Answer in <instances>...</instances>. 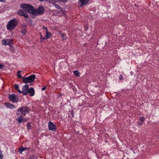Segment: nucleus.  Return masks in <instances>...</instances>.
<instances>
[{
  "mask_svg": "<svg viewBox=\"0 0 159 159\" xmlns=\"http://www.w3.org/2000/svg\"><path fill=\"white\" fill-rule=\"evenodd\" d=\"M29 112V108L27 106H21L18 108L17 110L16 114L20 115L16 119L19 124H21L23 116H25L26 113Z\"/></svg>",
  "mask_w": 159,
  "mask_h": 159,
  "instance_id": "1",
  "label": "nucleus"
},
{
  "mask_svg": "<svg viewBox=\"0 0 159 159\" xmlns=\"http://www.w3.org/2000/svg\"><path fill=\"white\" fill-rule=\"evenodd\" d=\"M20 7L25 11H27L30 13V16L32 17L34 9L33 6L29 4L23 3L21 4Z\"/></svg>",
  "mask_w": 159,
  "mask_h": 159,
  "instance_id": "2",
  "label": "nucleus"
},
{
  "mask_svg": "<svg viewBox=\"0 0 159 159\" xmlns=\"http://www.w3.org/2000/svg\"><path fill=\"white\" fill-rule=\"evenodd\" d=\"M18 24L17 20H9L6 25L7 29L9 31H12L15 29Z\"/></svg>",
  "mask_w": 159,
  "mask_h": 159,
  "instance_id": "3",
  "label": "nucleus"
},
{
  "mask_svg": "<svg viewBox=\"0 0 159 159\" xmlns=\"http://www.w3.org/2000/svg\"><path fill=\"white\" fill-rule=\"evenodd\" d=\"M44 8L42 6H40L37 9H34V12L32 16V18H34L36 16L42 15L44 13Z\"/></svg>",
  "mask_w": 159,
  "mask_h": 159,
  "instance_id": "4",
  "label": "nucleus"
},
{
  "mask_svg": "<svg viewBox=\"0 0 159 159\" xmlns=\"http://www.w3.org/2000/svg\"><path fill=\"white\" fill-rule=\"evenodd\" d=\"M35 77L34 75H32L27 77H24L23 78V82L25 84L32 83L34 81Z\"/></svg>",
  "mask_w": 159,
  "mask_h": 159,
  "instance_id": "5",
  "label": "nucleus"
},
{
  "mask_svg": "<svg viewBox=\"0 0 159 159\" xmlns=\"http://www.w3.org/2000/svg\"><path fill=\"white\" fill-rule=\"evenodd\" d=\"M22 94L24 95H27L29 93L30 96H33L34 95L35 91L33 88L31 87L28 89L26 91H23Z\"/></svg>",
  "mask_w": 159,
  "mask_h": 159,
  "instance_id": "6",
  "label": "nucleus"
},
{
  "mask_svg": "<svg viewBox=\"0 0 159 159\" xmlns=\"http://www.w3.org/2000/svg\"><path fill=\"white\" fill-rule=\"evenodd\" d=\"M8 98L10 101L13 102H17L19 100L18 97L14 94L9 95Z\"/></svg>",
  "mask_w": 159,
  "mask_h": 159,
  "instance_id": "7",
  "label": "nucleus"
},
{
  "mask_svg": "<svg viewBox=\"0 0 159 159\" xmlns=\"http://www.w3.org/2000/svg\"><path fill=\"white\" fill-rule=\"evenodd\" d=\"M27 27V25L26 23H23L21 25L20 30V32L21 33L22 35H25L26 32V28Z\"/></svg>",
  "mask_w": 159,
  "mask_h": 159,
  "instance_id": "8",
  "label": "nucleus"
},
{
  "mask_svg": "<svg viewBox=\"0 0 159 159\" xmlns=\"http://www.w3.org/2000/svg\"><path fill=\"white\" fill-rule=\"evenodd\" d=\"M48 128L49 130L52 131H56L57 130L56 126L51 121H49L48 122Z\"/></svg>",
  "mask_w": 159,
  "mask_h": 159,
  "instance_id": "9",
  "label": "nucleus"
},
{
  "mask_svg": "<svg viewBox=\"0 0 159 159\" xmlns=\"http://www.w3.org/2000/svg\"><path fill=\"white\" fill-rule=\"evenodd\" d=\"M17 14L18 15L21 16H22L25 17H28V15L23 10L20 9L17 12Z\"/></svg>",
  "mask_w": 159,
  "mask_h": 159,
  "instance_id": "10",
  "label": "nucleus"
},
{
  "mask_svg": "<svg viewBox=\"0 0 159 159\" xmlns=\"http://www.w3.org/2000/svg\"><path fill=\"white\" fill-rule=\"evenodd\" d=\"M4 105L6 106L7 108L10 109H11L12 108H16V107L13 104L7 102H5L4 103Z\"/></svg>",
  "mask_w": 159,
  "mask_h": 159,
  "instance_id": "11",
  "label": "nucleus"
},
{
  "mask_svg": "<svg viewBox=\"0 0 159 159\" xmlns=\"http://www.w3.org/2000/svg\"><path fill=\"white\" fill-rule=\"evenodd\" d=\"M90 0H80L79 2V3H80V7H82L83 6L86 5L89 2Z\"/></svg>",
  "mask_w": 159,
  "mask_h": 159,
  "instance_id": "12",
  "label": "nucleus"
},
{
  "mask_svg": "<svg viewBox=\"0 0 159 159\" xmlns=\"http://www.w3.org/2000/svg\"><path fill=\"white\" fill-rule=\"evenodd\" d=\"M90 0H80L79 2V3H80V7H82L83 6L86 5L89 2Z\"/></svg>",
  "mask_w": 159,
  "mask_h": 159,
  "instance_id": "13",
  "label": "nucleus"
},
{
  "mask_svg": "<svg viewBox=\"0 0 159 159\" xmlns=\"http://www.w3.org/2000/svg\"><path fill=\"white\" fill-rule=\"evenodd\" d=\"M8 39H4L2 40L1 43L2 45H7L10 44V42H9Z\"/></svg>",
  "mask_w": 159,
  "mask_h": 159,
  "instance_id": "14",
  "label": "nucleus"
},
{
  "mask_svg": "<svg viewBox=\"0 0 159 159\" xmlns=\"http://www.w3.org/2000/svg\"><path fill=\"white\" fill-rule=\"evenodd\" d=\"M46 35L45 36L46 39H48L51 36L52 34L51 32H48V31H46Z\"/></svg>",
  "mask_w": 159,
  "mask_h": 159,
  "instance_id": "15",
  "label": "nucleus"
},
{
  "mask_svg": "<svg viewBox=\"0 0 159 159\" xmlns=\"http://www.w3.org/2000/svg\"><path fill=\"white\" fill-rule=\"evenodd\" d=\"M81 127H76L74 129V131L75 133L77 134H80V131L79 130V129H81Z\"/></svg>",
  "mask_w": 159,
  "mask_h": 159,
  "instance_id": "16",
  "label": "nucleus"
},
{
  "mask_svg": "<svg viewBox=\"0 0 159 159\" xmlns=\"http://www.w3.org/2000/svg\"><path fill=\"white\" fill-rule=\"evenodd\" d=\"M29 89V85L28 84H26L23 87L22 91H26Z\"/></svg>",
  "mask_w": 159,
  "mask_h": 159,
  "instance_id": "17",
  "label": "nucleus"
},
{
  "mask_svg": "<svg viewBox=\"0 0 159 159\" xmlns=\"http://www.w3.org/2000/svg\"><path fill=\"white\" fill-rule=\"evenodd\" d=\"M27 148H26L24 147L23 146H22L21 147L19 148L18 149V151L20 153H22V152L24 151Z\"/></svg>",
  "mask_w": 159,
  "mask_h": 159,
  "instance_id": "18",
  "label": "nucleus"
},
{
  "mask_svg": "<svg viewBox=\"0 0 159 159\" xmlns=\"http://www.w3.org/2000/svg\"><path fill=\"white\" fill-rule=\"evenodd\" d=\"M14 87L15 89L18 90V92L20 93H22L23 91H21L19 89V86L17 84H15L14 85Z\"/></svg>",
  "mask_w": 159,
  "mask_h": 159,
  "instance_id": "19",
  "label": "nucleus"
},
{
  "mask_svg": "<svg viewBox=\"0 0 159 159\" xmlns=\"http://www.w3.org/2000/svg\"><path fill=\"white\" fill-rule=\"evenodd\" d=\"M73 73L74 75L76 76V77H79L80 76V72L77 70H74L73 71Z\"/></svg>",
  "mask_w": 159,
  "mask_h": 159,
  "instance_id": "20",
  "label": "nucleus"
},
{
  "mask_svg": "<svg viewBox=\"0 0 159 159\" xmlns=\"http://www.w3.org/2000/svg\"><path fill=\"white\" fill-rule=\"evenodd\" d=\"M17 77L20 79L22 78L23 77L21 76V71L20 70H18L17 72Z\"/></svg>",
  "mask_w": 159,
  "mask_h": 159,
  "instance_id": "21",
  "label": "nucleus"
},
{
  "mask_svg": "<svg viewBox=\"0 0 159 159\" xmlns=\"http://www.w3.org/2000/svg\"><path fill=\"white\" fill-rule=\"evenodd\" d=\"M68 0H53V1L55 2H66Z\"/></svg>",
  "mask_w": 159,
  "mask_h": 159,
  "instance_id": "22",
  "label": "nucleus"
},
{
  "mask_svg": "<svg viewBox=\"0 0 159 159\" xmlns=\"http://www.w3.org/2000/svg\"><path fill=\"white\" fill-rule=\"evenodd\" d=\"M31 122H28L27 124V127L28 130L29 131L31 129Z\"/></svg>",
  "mask_w": 159,
  "mask_h": 159,
  "instance_id": "23",
  "label": "nucleus"
},
{
  "mask_svg": "<svg viewBox=\"0 0 159 159\" xmlns=\"http://www.w3.org/2000/svg\"><path fill=\"white\" fill-rule=\"evenodd\" d=\"M61 36L63 39L64 40L66 39V34L65 33H63L62 34Z\"/></svg>",
  "mask_w": 159,
  "mask_h": 159,
  "instance_id": "24",
  "label": "nucleus"
},
{
  "mask_svg": "<svg viewBox=\"0 0 159 159\" xmlns=\"http://www.w3.org/2000/svg\"><path fill=\"white\" fill-rule=\"evenodd\" d=\"M139 120L140 121L143 122L145 120V118L144 117L141 116L139 118Z\"/></svg>",
  "mask_w": 159,
  "mask_h": 159,
  "instance_id": "25",
  "label": "nucleus"
},
{
  "mask_svg": "<svg viewBox=\"0 0 159 159\" xmlns=\"http://www.w3.org/2000/svg\"><path fill=\"white\" fill-rule=\"evenodd\" d=\"M30 159H37V158L34 155H32L30 156Z\"/></svg>",
  "mask_w": 159,
  "mask_h": 159,
  "instance_id": "26",
  "label": "nucleus"
},
{
  "mask_svg": "<svg viewBox=\"0 0 159 159\" xmlns=\"http://www.w3.org/2000/svg\"><path fill=\"white\" fill-rule=\"evenodd\" d=\"M124 79V77L122 74L120 75L119 77V80L120 81H121Z\"/></svg>",
  "mask_w": 159,
  "mask_h": 159,
  "instance_id": "27",
  "label": "nucleus"
},
{
  "mask_svg": "<svg viewBox=\"0 0 159 159\" xmlns=\"http://www.w3.org/2000/svg\"><path fill=\"white\" fill-rule=\"evenodd\" d=\"M28 22L30 24V25H35V23H32V20H28Z\"/></svg>",
  "mask_w": 159,
  "mask_h": 159,
  "instance_id": "28",
  "label": "nucleus"
},
{
  "mask_svg": "<svg viewBox=\"0 0 159 159\" xmlns=\"http://www.w3.org/2000/svg\"><path fill=\"white\" fill-rule=\"evenodd\" d=\"M137 124L139 126H141L143 124V122L141 121H138L137 122Z\"/></svg>",
  "mask_w": 159,
  "mask_h": 159,
  "instance_id": "29",
  "label": "nucleus"
},
{
  "mask_svg": "<svg viewBox=\"0 0 159 159\" xmlns=\"http://www.w3.org/2000/svg\"><path fill=\"white\" fill-rule=\"evenodd\" d=\"M3 155L2 153V151L0 150V159H2Z\"/></svg>",
  "mask_w": 159,
  "mask_h": 159,
  "instance_id": "30",
  "label": "nucleus"
},
{
  "mask_svg": "<svg viewBox=\"0 0 159 159\" xmlns=\"http://www.w3.org/2000/svg\"><path fill=\"white\" fill-rule=\"evenodd\" d=\"M54 5H55V7L57 9H60L61 7L59 5H57V4H55Z\"/></svg>",
  "mask_w": 159,
  "mask_h": 159,
  "instance_id": "31",
  "label": "nucleus"
},
{
  "mask_svg": "<svg viewBox=\"0 0 159 159\" xmlns=\"http://www.w3.org/2000/svg\"><path fill=\"white\" fill-rule=\"evenodd\" d=\"M10 50L13 52H14L15 51V48L14 47H12L10 48Z\"/></svg>",
  "mask_w": 159,
  "mask_h": 159,
  "instance_id": "32",
  "label": "nucleus"
},
{
  "mask_svg": "<svg viewBox=\"0 0 159 159\" xmlns=\"http://www.w3.org/2000/svg\"><path fill=\"white\" fill-rule=\"evenodd\" d=\"M46 39V37H42V36L41 35V38H40V39H41V42H42V41L43 40H45Z\"/></svg>",
  "mask_w": 159,
  "mask_h": 159,
  "instance_id": "33",
  "label": "nucleus"
},
{
  "mask_svg": "<svg viewBox=\"0 0 159 159\" xmlns=\"http://www.w3.org/2000/svg\"><path fill=\"white\" fill-rule=\"evenodd\" d=\"M5 66L1 64H0V69H3Z\"/></svg>",
  "mask_w": 159,
  "mask_h": 159,
  "instance_id": "34",
  "label": "nucleus"
},
{
  "mask_svg": "<svg viewBox=\"0 0 159 159\" xmlns=\"http://www.w3.org/2000/svg\"><path fill=\"white\" fill-rule=\"evenodd\" d=\"M27 121V120L25 118H22V122H25Z\"/></svg>",
  "mask_w": 159,
  "mask_h": 159,
  "instance_id": "35",
  "label": "nucleus"
},
{
  "mask_svg": "<svg viewBox=\"0 0 159 159\" xmlns=\"http://www.w3.org/2000/svg\"><path fill=\"white\" fill-rule=\"evenodd\" d=\"M47 88V86H45V87L42 88L41 89L42 91L44 90Z\"/></svg>",
  "mask_w": 159,
  "mask_h": 159,
  "instance_id": "36",
  "label": "nucleus"
},
{
  "mask_svg": "<svg viewBox=\"0 0 159 159\" xmlns=\"http://www.w3.org/2000/svg\"><path fill=\"white\" fill-rule=\"evenodd\" d=\"M7 45H9L10 48L13 47V45L11 43H10V44H8Z\"/></svg>",
  "mask_w": 159,
  "mask_h": 159,
  "instance_id": "37",
  "label": "nucleus"
},
{
  "mask_svg": "<svg viewBox=\"0 0 159 159\" xmlns=\"http://www.w3.org/2000/svg\"><path fill=\"white\" fill-rule=\"evenodd\" d=\"M43 29L45 30H46V31H48V28L47 27H45L44 26H43Z\"/></svg>",
  "mask_w": 159,
  "mask_h": 159,
  "instance_id": "38",
  "label": "nucleus"
},
{
  "mask_svg": "<svg viewBox=\"0 0 159 159\" xmlns=\"http://www.w3.org/2000/svg\"><path fill=\"white\" fill-rule=\"evenodd\" d=\"M62 94L61 93H60L58 96V97L60 98L62 96Z\"/></svg>",
  "mask_w": 159,
  "mask_h": 159,
  "instance_id": "39",
  "label": "nucleus"
},
{
  "mask_svg": "<svg viewBox=\"0 0 159 159\" xmlns=\"http://www.w3.org/2000/svg\"><path fill=\"white\" fill-rule=\"evenodd\" d=\"M73 110H72L71 112V116L73 117H74V113H73Z\"/></svg>",
  "mask_w": 159,
  "mask_h": 159,
  "instance_id": "40",
  "label": "nucleus"
},
{
  "mask_svg": "<svg viewBox=\"0 0 159 159\" xmlns=\"http://www.w3.org/2000/svg\"><path fill=\"white\" fill-rule=\"evenodd\" d=\"M6 0H0V2H6Z\"/></svg>",
  "mask_w": 159,
  "mask_h": 159,
  "instance_id": "41",
  "label": "nucleus"
},
{
  "mask_svg": "<svg viewBox=\"0 0 159 159\" xmlns=\"http://www.w3.org/2000/svg\"><path fill=\"white\" fill-rule=\"evenodd\" d=\"M59 34L61 35L63 33H62V31L61 30H59Z\"/></svg>",
  "mask_w": 159,
  "mask_h": 159,
  "instance_id": "42",
  "label": "nucleus"
},
{
  "mask_svg": "<svg viewBox=\"0 0 159 159\" xmlns=\"http://www.w3.org/2000/svg\"><path fill=\"white\" fill-rule=\"evenodd\" d=\"M9 42H10V43H11V42H12L13 41V39H9Z\"/></svg>",
  "mask_w": 159,
  "mask_h": 159,
  "instance_id": "43",
  "label": "nucleus"
},
{
  "mask_svg": "<svg viewBox=\"0 0 159 159\" xmlns=\"http://www.w3.org/2000/svg\"><path fill=\"white\" fill-rule=\"evenodd\" d=\"M94 87H96V88H97V87H98V86H97V85H95L94 86Z\"/></svg>",
  "mask_w": 159,
  "mask_h": 159,
  "instance_id": "44",
  "label": "nucleus"
},
{
  "mask_svg": "<svg viewBox=\"0 0 159 159\" xmlns=\"http://www.w3.org/2000/svg\"><path fill=\"white\" fill-rule=\"evenodd\" d=\"M69 84L70 85H71V83H69Z\"/></svg>",
  "mask_w": 159,
  "mask_h": 159,
  "instance_id": "45",
  "label": "nucleus"
},
{
  "mask_svg": "<svg viewBox=\"0 0 159 159\" xmlns=\"http://www.w3.org/2000/svg\"><path fill=\"white\" fill-rule=\"evenodd\" d=\"M11 20H16L15 19H11Z\"/></svg>",
  "mask_w": 159,
  "mask_h": 159,
  "instance_id": "46",
  "label": "nucleus"
},
{
  "mask_svg": "<svg viewBox=\"0 0 159 159\" xmlns=\"http://www.w3.org/2000/svg\"><path fill=\"white\" fill-rule=\"evenodd\" d=\"M107 142H108L107 140H106V141H105V142H106V143H107Z\"/></svg>",
  "mask_w": 159,
  "mask_h": 159,
  "instance_id": "47",
  "label": "nucleus"
},
{
  "mask_svg": "<svg viewBox=\"0 0 159 159\" xmlns=\"http://www.w3.org/2000/svg\"><path fill=\"white\" fill-rule=\"evenodd\" d=\"M41 1H43L44 0H40Z\"/></svg>",
  "mask_w": 159,
  "mask_h": 159,
  "instance_id": "48",
  "label": "nucleus"
}]
</instances>
